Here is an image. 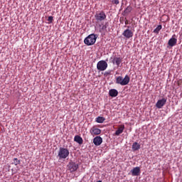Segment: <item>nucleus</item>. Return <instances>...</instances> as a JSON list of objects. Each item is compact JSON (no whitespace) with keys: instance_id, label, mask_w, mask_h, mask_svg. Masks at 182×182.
I'll use <instances>...</instances> for the list:
<instances>
[{"instance_id":"4be33fe9","label":"nucleus","mask_w":182,"mask_h":182,"mask_svg":"<svg viewBox=\"0 0 182 182\" xmlns=\"http://www.w3.org/2000/svg\"><path fill=\"white\" fill-rule=\"evenodd\" d=\"M107 29V26L102 25V26L100 28V32H103V31H106Z\"/></svg>"},{"instance_id":"5701e85b","label":"nucleus","mask_w":182,"mask_h":182,"mask_svg":"<svg viewBox=\"0 0 182 182\" xmlns=\"http://www.w3.org/2000/svg\"><path fill=\"white\" fill-rule=\"evenodd\" d=\"M110 2H112V4H114V5H119V0H110Z\"/></svg>"},{"instance_id":"1a4fd4ad","label":"nucleus","mask_w":182,"mask_h":182,"mask_svg":"<svg viewBox=\"0 0 182 182\" xmlns=\"http://www.w3.org/2000/svg\"><path fill=\"white\" fill-rule=\"evenodd\" d=\"M122 35L127 39H130V38H133L134 33L132 32V30L127 28L124 31V32L122 33Z\"/></svg>"},{"instance_id":"f03ea898","label":"nucleus","mask_w":182,"mask_h":182,"mask_svg":"<svg viewBox=\"0 0 182 182\" xmlns=\"http://www.w3.org/2000/svg\"><path fill=\"white\" fill-rule=\"evenodd\" d=\"M97 39V36L96 34H90L84 40V43L87 46H92L96 43V40Z\"/></svg>"},{"instance_id":"7ed1b4c3","label":"nucleus","mask_w":182,"mask_h":182,"mask_svg":"<svg viewBox=\"0 0 182 182\" xmlns=\"http://www.w3.org/2000/svg\"><path fill=\"white\" fill-rule=\"evenodd\" d=\"M58 157L59 160L68 159L69 157V149L60 147L58 151Z\"/></svg>"},{"instance_id":"20e7f679","label":"nucleus","mask_w":182,"mask_h":182,"mask_svg":"<svg viewBox=\"0 0 182 182\" xmlns=\"http://www.w3.org/2000/svg\"><path fill=\"white\" fill-rule=\"evenodd\" d=\"M106 13H105V11H103L96 13L95 15V18L97 23L102 22V21H105V19H106Z\"/></svg>"},{"instance_id":"f257e3e1","label":"nucleus","mask_w":182,"mask_h":182,"mask_svg":"<svg viewBox=\"0 0 182 182\" xmlns=\"http://www.w3.org/2000/svg\"><path fill=\"white\" fill-rule=\"evenodd\" d=\"M129 82L130 77L126 75L124 78L122 76H118L116 79L115 83H117V85H121V86H126L127 85H129Z\"/></svg>"},{"instance_id":"a211bd4d","label":"nucleus","mask_w":182,"mask_h":182,"mask_svg":"<svg viewBox=\"0 0 182 182\" xmlns=\"http://www.w3.org/2000/svg\"><path fill=\"white\" fill-rule=\"evenodd\" d=\"M105 120H106V119H105V117H98L96 118L95 122H97V123H103L105 122Z\"/></svg>"},{"instance_id":"4468645a","label":"nucleus","mask_w":182,"mask_h":182,"mask_svg":"<svg viewBox=\"0 0 182 182\" xmlns=\"http://www.w3.org/2000/svg\"><path fill=\"white\" fill-rule=\"evenodd\" d=\"M109 95L111 97H116L119 95V92L116 89H111L109 91Z\"/></svg>"},{"instance_id":"2eb2a0df","label":"nucleus","mask_w":182,"mask_h":182,"mask_svg":"<svg viewBox=\"0 0 182 182\" xmlns=\"http://www.w3.org/2000/svg\"><path fill=\"white\" fill-rule=\"evenodd\" d=\"M124 131V125H120L118 128V129L115 132V136H120L122 133Z\"/></svg>"},{"instance_id":"dca6fc26","label":"nucleus","mask_w":182,"mask_h":182,"mask_svg":"<svg viewBox=\"0 0 182 182\" xmlns=\"http://www.w3.org/2000/svg\"><path fill=\"white\" fill-rule=\"evenodd\" d=\"M74 141H76L78 144H83V139H82L79 135H76L74 137Z\"/></svg>"},{"instance_id":"39448f33","label":"nucleus","mask_w":182,"mask_h":182,"mask_svg":"<svg viewBox=\"0 0 182 182\" xmlns=\"http://www.w3.org/2000/svg\"><path fill=\"white\" fill-rule=\"evenodd\" d=\"M107 63L105 60H100L97 64V69L100 72H103L107 69Z\"/></svg>"},{"instance_id":"6e6552de","label":"nucleus","mask_w":182,"mask_h":182,"mask_svg":"<svg viewBox=\"0 0 182 182\" xmlns=\"http://www.w3.org/2000/svg\"><path fill=\"white\" fill-rule=\"evenodd\" d=\"M90 133L91 136H99L102 133V129L97 128L96 127H92L90 129Z\"/></svg>"},{"instance_id":"412c9836","label":"nucleus","mask_w":182,"mask_h":182,"mask_svg":"<svg viewBox=\"0 0 182 182\" xmlns=\"http://www.w3.org/2000/svg\"><path fill=\"white\" fill-rule=\"evenodd\" d=\"M132 6H129L126 8V9L124 11V14H130L132 12Z\"/></svg>"},{"instance_id":"ddd939ff","label":"nucleus","mask_w":182,"mask_h":182,"mask_svg":"<svg viewBox=\"0 0 182 182\" xmlns=\"http://www.w3.org/2000/svg\"><path fill=\"white\" fill-rule=\"evenodd\" d=\"M174 36H176V35H173L168 41V46H171L172 48L173 46H176V45H177V38H174Z\"/></svg>"},{"instance_id":"aec40b11","label":"nucleus","mask_w":182,"mask_h":182,"mask_svg":"<svg viewBox=\"0 0 182 182\" xmlns=\"http://www.w3.org/2000/svg\"><path fill=\"white\" fill-rule=\"evenodd\" d=\"M161 28H163V26L161 25H159L154 30V33H159L160 32V31H161Z\"/></svg>"},{"instance_id":"b1692460","label":"nucleus","mask_w":182,"mask_h":182,"mask_svg":"<svg viewBox=\"0 0 182 182\" xmlns=\"http://www.w3.org/2000/svg\"><path fill=\"white\" fill-rule=\"evenodd\" d=\"M48 21L52 23L53 22V16H48Z\"/></svg>"},{"instance_id":"0eeeda50","label":"nucleus","mask_w":182,"mask_h":182,"mask_svg":"<svg viewBox=\"0 0 182 182\" xmlns=\"http://www.w3.org/2000/svg\"><path fill=\"white\" fill-rule=\"evenodd\" d=\"M68 167L70 173H73L74 171H76L77 168H79V165L73 161H70L68 163Z\"/></svg>"},{"instance_id":"9b49d317","label":"nucleus","mask_w":182,"mask_h":182,"mask_svg":"<svg viewBox=\"0 0 182 182\" xmlns=\"http://www.w3.org/2000/svg\"><path fill=\"white\" fill-rule=\"evenodd\" d=\"M167 100L166 98H162L161 100H158L156 104V106L158 109H161L164 105H166Z\"/></svg>"},{"instance_id":"393cba45","label":"nucleus","mask_w":182,"mask_h":182,"mask_svg":"<svg viewBox=\"0 0 182 182\" xmlns=\"http://www.w3.org/2000/svg\"><path fill=\"white\" fill-rule=\"evenodd\" d=\"M128 23H129V21L127 20V21H125V25H127Z\"/></svg>"},{"instance_id":"6ab92c4d","label":"nucleus","mask_w":182,"mask_h":182,"mask_svg":"<svg viewBox=\"0 0 182 182\" xmlns=\"http://www.w3.org/2000/svg\"><path fill=\"white\" fill-rule=\"evenodd\" d=\"M11 164H14V166H18V164H21V161L18 160L17 158H14Z\"/></svg>"},{"instance_id":"f3484780","label":"nucleus","mask_w":182,"mask_h":182,"mask_svg":"<svg viewBox=\"0 0 182 182\" xmlns=\"http://www.w3.org/2000/svg\"><path fill=\"white\" fill-rule=\"evenodd\" d=\"M132 149L134 151H137V150H139L140 149V144L137 142H134L132 144Z\"/></svg>"},{"instance_id":"f8f14e48","label":"nucleus","mask_w":182,"mask_h":182,"mask_svg":"<svg viewBox=\"0 0 182 182\" xmlns=\"http://www.w3.org/2000/svg\"><path fill=\"white\" fill-rule=\"evenodd\" d=\"M93 143L95 144V146H100V144H102V143H103V139L102 138V136H95L93 139Z\"/></svg>"},{"instance_id":"a878e982","label":"nucleus","mask_w":182,"mask_h":182,"mask_svg":"<svg viewBox=\"0 0 182 182\" xmlns=\"http://www.w3.org/2000/svg\"><path fill=\"white\" fill-rule=\"evenodd\" d=\"M100 27H102V25L100 24Z\"/></svg>"},{"instance_id":"423d86ee","label":"nucleus","mask_w":182,"mask_h":182,"mask_svg":"<svg viewBox=\"0 0 182 182\" xmlns=\"http://www.w3.org/2000/svg\"><path fill=\"white\" fill-rule=\"evenodd\" d=\"M111 63L113 65H116L117 66H120L122 65V62H123V58L122 57H116L110 58Z\"/></svg>"},{"instance_id":"9d476101","label":"nucleus","mask_w":182,"mask_h":182,"mask_svg":"<svg viewBox=\"0 0 182 182\" xmlns=\"http://www.w3.org/2000/svg\"><path fill=\"white\" fill-rule=\"evenodd\" d=\"M130 173H132V176L133 177H137L138 176H140V167H134L133 169L131 170Z\"/></svg>"}]
</instances>
